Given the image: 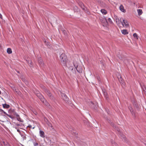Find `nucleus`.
I'll use <instances>...</instances> for the list:
<instances>
[{
	"label": "nucleus",
	"mask_w": 146,
	"mask_h": 146,
	"mask_svg": "<svg viewBox=\"0 0 146 146\" xmlns=\"http://www.w3.org/2000/svg\"><path fill=\"white\" fill-rule=\"evenodd\" d=\"M106 120L108 121V122L113 127L115 128V129L117 131L118 133L117 134L119 137L121 139H123L124 141H126V138L125 136L120 131L119 129L116 127L115 124L112 122H111L110 120L108 118H106Z\"/></svg>",
	"instance_id": "nucleus-1"
},
{
	"label": "nucleus",
	"mask_w": 146,
	"mask_h": 146,
	"mask_svg": "<svg viewBox=\"0 0 146 146\" xmlns=\"http://www.w3.org/2000/svg\"><path fill=\"white\" fill-rule=\"evenodd\" d=\"M60 59L61 62L64 66L66 65V63L67 60L66 56L64 53H62L60 56Z\"/></svg>",
	"instance_id": "nucleus-2"
},
{
	"label": "nucleus",
	"mask_w": 146,
	"mask_h": 146,
	"mask_svg": "<svg viewBox=\"0 0 146 146\" xmlns=\"http://www.w3.org/2000/svg\"><path fill=\"white\" fill-rule=\"evenodd\" d=\"M100 20L104 26H106L108 24L107 20L104 16V17L100 18Z\"/></svg>",
	"instance_id": "nucleus-3"
},
{
	"label": "nucleus",
	"mask_w": 146,
	"mask_h": 146,
	"mask_svg": "<svg viewBox=\"0 0 146 146\" xmlns=\"http://www.w3.org/2000/svg\"><path fill=\"white\" fill-rule=\"evenodd\" d=\"M124 27H127L129 26V24L127 20L124 19L122 20L121 24Z\"/></svg>",
	"instance_id": "nucleus-4"
},
{
	"label": "nucleus",
	"mask_w": 146,
	"mask_h": 146,
	"mask_svg": "<svg viewBox=\"0 0 146 146\" xmlns=\"http://www.w3.org/2000/svg\"><path fill=\"white\" fill-rule=\"evenodd\" d=\"M77 71L79 73H81L82 72V68L81 66L80 65H77L76 66L74 64Z\"/></svg>",
	"instance_id": "nucleus-5"
},
{
	"label": "nucleus",
	"mask_w": 146,
	"mask_h": 146,
	"mask_svg": "<svg viewBox=\"0 0 146 146\" xmlns=\"http://www.w3.org/2000/svg\"><path fill=\"white\" fill-rule=\"evenodd\" d=\"M114 17L117 24L118 26H120L122 21L121 20V18L119 19L116 16H114Z\"/></svg>",
	"instance_id": "nucleus-6"
},
{
	"label": "nucleus",
	"mask_w": 146,
	"mask_h": 146,
	"mask_svg": "<svg viewBox=\"0 0 146 146\" xmlns=\"http://www.w3.org/2000/svg\"><path fill=\"white\" fill-rule=\"evenodd\" d=\"M61 94L63 99L65 102L66 103L68 102V101L69 99L66 94L63 93H61Z\"/></svg>",
	"instance_id": "nucleus-7"
},
{
	"label": "nucleus",
	"mask_w": 146,
	"mask_h": 146,
	"mask_svg": "<svg viewBox=\"0 0 146 146\" xmlns=\"http://www.w3.org/2000/svg\"><path fill=\"white\" fill-rule=\"evenodd\" d=\"M45 92L48 96L49 97V98L51 100L54 99V97L52 96L50 92L48 90H46Z\"/></svg>",
	"instance_id": "nucleus-8"
},
{
	"label": "nucleus",
	"mask_w": 146,
	"mask_h": 146,
	"mask_svg": "<svg viewBox=\"0 0 146 146\" xmlns=\"http://www.w3.org/2000/svg\"><path fill=\"white\" fill-rule=\"evenodd\" d=\"M37 97L42 102L45 101V98L43 96L40 94L38 93L36 95Z\"/></svg>",
	"instance_id": "nucleus-9"
},
{
	"label": "nucleus",
	"mask_w": 146,
	"mask_h": 146,
	"mask_svg": "<svg viewBox=\"0 0 146 146\" xmlns=\"http://www.w3.org/2000/svg\"><path fill=\"white\" fill-rule=\"evenodd\" d=\"M120 10L122 12L125 13L126 12L125 10L124 9L122 5H121L119 7Z\"/></svg>",
	"instance_id": "nucleus-10"
},
{
	"label": "nucleus",
	"mask_w": 146,
	"mask_h": 146,
	"mask_svg": "<svg viewBox=\"0 0 146 146\" xmlns=\"http://www.w3.org/2000/svg\"><path fill=\"white\" fill-rule=\"evenodd\" d=\"M39 134L40 136L42 137H45L44 133L43 131L40 130L39 131Z\"/></svg>",
	"instance_id": "nucleus-11"
},
{
	"label": "nucleus",
	"mask_w": 146,
	"mask_h": 146,
	"mask_svg": "<svg viewBox=\"0 0 146 146\" xmlns=\"http://www.w3.org/2000/svg\"><path fill=\"white\" fill-rule=\"evenodd\" d=\"M69 69L70 70H71V71L73 72V73H75L76 71L75 70V68H73V67L72 66H70L69 68Z\"/></svg>",
	"instance_id": "nucleus-12"
},
{
	"label": "nucleus",
	"mask_w": 146,
	"mask_h": 146,
	"mask_svg": "<svg viewBox=\"0 0 146 146\" xmlns=\"http://www.w3.org/2000/svg\"><path fill=\"white\" fill-rule=\"evenodd\" d=\"M103 94L104 96L106 99V100H108L109 99V96L107 93L105 92H103Z\"/></svg>",
	"instance_id": "nucleus-13"
},
{
	"label": "nucleus",
	"mask_w": 146,
	"mask_h": 146,
	"mask_svg": "<svg viewBox=\"0 0 146 146\" xmlns=\"http://www.w3.org/2000/svg\"><path fill=\"white\" fill-rule=\"evenodd\" d=\"M121 32L124 35H126L128 34V33L127 32V30L126 29H123L121 31Z\"/></svg>",
	"instance_id": "nucleus-14"
},
{
	"label": "nucleus",
	"mask_w": 146,
	"mask_h": 146,
	"mask_svg": "<svg viewBox=\"0 0 146 146\" xmlns=\"http://www.w3.org/2000/svg\"><path fill=\"white\" fill-rule=\"evenodd\" d=\"M16 116L17 117V119L18 121L22 122H23V121L20 118L19 115L17 114Z\"/></svg>",
	"instance_id": "nucleus-15"
},
{
	"label": "nucleus",
	"mask_w": 146,
	"mask_h": 146,
	"mask_svg": "<svg viewBox=\"0 0 146 146\" xmlns=\"http://www.w3.org/2000/svg\"><path fill=\"white\" fill-rule=\"evenodd\" d=\"M3 107L4 108L7 109L9 108L10 106L9 104H2Z\"/></svg>",
	"instance_id": "nucleus-16"
},
{
	"label": "nucleus",
	"mask_w": 146,
	"mask_h": 146,
	"mask_svg": "<svg viewBox=\"0 0 146 146\" xmlns=\"http://www.w3.org/2000/svg\"><path fill=\"white\" fill-rule=\"evenodd\" d=\"M137 11L138 13V15H141L143 13L142 10L141 9H137Z\"/></svg>",
	"instance_id": "nucleus-17"
},
{
	"label": "nucleus",
	"mask_w": 146,
	"mask_h": 146,
	"mask_svg": "<svg viewBox=\"0 0 146 146\" xmlns=\"http://www.w3.org/2000/svg\"><path fill=\"white\" fill-rule=\"evenodd\" d=\"M101 11L104 15H106L107 13V11L104 9H102L101 10Z\"/></svg>",
	"instance_id": "nucleus-18"
},
{
	"label": "nucleus",
	"mask_w": 146,
	"mask_h": 146,
	"mask_svg": "<svg viewBox=\"0 0 146 146\" xmlns=\"http://www.w3.org/2000/svg\"><path fill=\"white\" fill-rule=\"evenodd\" d=\"M119 80V82H120L121 84H123V79L121 78V76H120L119 78V77H118Z\"/></svg>",
	"instance_id": "nucleus-19"
},
{
	"label": "nucleus",
	"mask_w": 146,
	"mask_h": 146,
	"mask_svg": "<svg viewBox=\"0 0 146 146\" xmlns=\"http://www.w3.org/2000/svg\"><path fill=\"white\" fill-rule=\"evenodd\" d=\"M7 52L9 54H11L12 53V51L11 48H8L7 49Z\"/></svg>",
	"instance_id": "nucleus-20"
},
{
	"label": "nucleus",
	"mask_w": 146,
	"mask_h": 146,
	"mask_svg": "<svg viewBox=\"0 0 146 146\" xmlns=\"http://www.w3.org/2000/svg\"><path fill=\"white\" fill-rule=\"evenodd\" d=\"M73 9L74 12H78L79 11V9L78 7L76 6H75L74 8Z\"/></svg>",
	"instance_id": "nucleus-21"
},
{
	"label": "nucleus",
	"mask_w": 146,
	"mask_h": 146,
	"mask_svg": "<svg viewBox=\"0 0 146 146\" xmlns=\"http://www.w3.org/2000/svg\"><path fill=\"white\" fill-rule=\"evenodd\" d=\"M133 117H135V112L134 111V110H131L130 111Z\"/></svg>",
	"instance_id": "nucleus-22"
},
{
	"label": "nucleus",
	"mask_w": 146,
	"mask_h": 146,
	"mask_svg": "<svg viewBox=\"0 0 146 146\" xmlns=\"http://www.w3.org/2000/svg\"><path fill=\"white\" fill-rule=\"evenodd\" d=\"M44 102H42L46 106H48L49 104L48 102L45 99V101H43Z\"/></svg>",
	"instance_id": "nucleus-23"
},
{
	"label": "nucleus",
	"mask_w": 146,
	"mask_h": 146,
	"mask_svg": "<svg viewBox=\"0 0 146 146\" xmlns=\"http://www.w3.org/2000/svg\"><path fill=\"white\" fill-rule=\"evenodd\" d=\"M44 42L45 44L48 47L50 46V43L49 42H46V41L45 40L44 41Z\"/></svg>",
	"instance_id": "nucleus-24"
},
{
	"label": "nucleus",
	"mask_w": 146,
	"mask_h": 146,
	"mask_svg": "<svg viewBox=\"0 0 146 146\" xmlns=\"http://www.w3.org/2000/svg\"><path fill=\"white\" fill-rule=\"evenodd\" d=\"M2 112L4 114H5L6 115H7V116H8L9 117H10V118H12V117L11 116V115H8V114H7L6 112L4 111L3 110V111H2Z\"/></svg>",
	"instance_id": "nucleus-25"
},
{
	"label": "nucleus",
	"mask_w": 146,
	"mask_h": 146,
	"mask_svg": "<svg viewBox=\"0 0 146 146\" xmlns=\"http://www.w3.org/2000/svg\"><path fill=\"white\" fill-rule=\"evenodd\" d=\"M133 36L135 37L136 38V39H138V35L136 33H134L133 34Z\"/></svg>",
	"instance_id": "nucleus-26"
},
{
	"label": "nucleus",
	"mask_w": 146,
	"mask_h": 146,
	"mask_svg": "<svg viewBox=\"0 0 146 146\" xmlns=\"http://www.w3.org/2000/svg\"><path fill=\"white\" fill-rule=\"evenodd\" d=\"M38 62L40 64L43 65L42 60L40 58L38 60Z\"/></svg>",
	"instance_id": "nucleus-27"
},
{
	"label": "nucleus",
	"mask_w": 146,
	"mask_h": 146,
	"mask_svg": "<svg viewBox=\"0 0 146 146\" xmlns=\"http://www.w3.org/2000/svg\"><path fill=\"white\" fill-rule=\"evenodd\" d=\"M108 21L110 23H112V22L111 19L110 18H109L108 19Z\"/></svg>",
	"instance_id": "nucleus-28"
},
{
	"label": "nucleus",
	"mask_w": 146,
	"mask_h": 146,
	"mask_svg": "<svg viewBox=\"0 0 146 146\" xmlns=\"http://www.w3.org/2000/svg\"><path fill=\"white\" fill-rule=\"evenodd\" d=\"M5 146H11L9 143L7 142L5 144Z\"/></svg>",
	"instance_id": "nucleus-29"
},
{
	"label": "nucleus",
	"mask_w": 146,
	"mask_h": 146,
	"mask_svg": "<svg viewBox=\"0 0 146 146\" xmlns=\"http://www.w3.org/2000/svg\"><path fill=\"white\" fill-rule=\"evenodd\" d=\"M33 145L34 146H38V143H37L34 142Z\"/></svg>",
	"instance_id": "nucleus-30"
},
{
	"label": "nucleus",
	"mask_w": 146,
	"mask_h": 146,
	"mask_svg": "<svg viewBox=\"0 0 146 146\" xmlns=\"http://www.w3.org/2000/svg\"><path fill=\"white\" fill-rule=\"evenodd\" d=\"M97 79L98 81H100V77H97Z\"/></svg>",
	"instance_id": "nucleus-31"
},
{
	"label": "nucleus",
	"mask_w": 146,
	"mask_h": 146,
	"mask_svg": "<svg viewBox=\"0 0 146 146\" xmlns=\"http://www.w3.org/2000/svg\"><path fill=\"white\" fill-rule=\"evenodd\" d=\"M80 5L82 7V5H83V4L82 3H80Z\"/></svg>",
	"instance_id": "nucleus-32"
},
{
	"label": "nucleus",
	"mask_w": 146,
	"mask_h": 146,
	"mask_svg": "<svg viewBox=\"0 0 146 146\" xmlns=\"http://www.w3.org/2000/svg\"><path fill=\"white\" fill-rule=\"evenodd\" d=\"M129 109L130 111H131V110H133V108L131 107H130L129 108Z\"/></svg>",
	"instance_id": "nucleus-33"
},
{
	"label": "nucleus",
	"mask_w": 146,
	"mask_h": 146,
	"mask_svg": "<svg viewBox=\"0 0 146 146\" xmlns=\"http://www.w3.org/2000/svg\"><path fill=\"white\" fill-rule=\"evenodd\" d=\"M23 139H25H25H26V136H25V135H24V136H23Z\"/></svg>",
	"instance_id": "nucleus-34"
},
{
	"label": "nucleus",
	"mask_w": 146,
	"mask_h": 146,
	"mask_svg": "<svg viewBox=\"0 0 146 146\" xmlns=\"http://www.w3.org/2000/svg\"><path fill=\"white\" fill-rule=\"evenodd\" d=\"M111 142L112 144H113L114 143H115L114 141L113 140H111Z\"/></svg>",
	"instance_id": "nucleus-35"
},
{
	"label": "nucleus",
	"mask_w": 146,
	"mask_h": 146,
	"mask_svg": "<svg viewBox=\"0 0 146 146\" xmlns=\"http://www.w3.org/2000/svg\"><path fill=\"white\" fill-rule=\"evenodd\" d=\"M2 15H1V14L0 13V18H1V19H2Z\"/></svg>",
	"instance_id": "nucleus-36"
},
{
	"label": "nucleus",
	"mask_w": 146,
	"mask_h": 146,
	"mask_svg": "<svg viewBox=\"0 0 146 146\" xmlns=\"http://www.w3.org/2000/svg\"><path fill=\"white\" fill-rule=\"evenodd\" d=\"M27 127H29L30 128H31L32 127V126L31 125H29Z\"/></svg>",
	"instance_id": "nucleus-37"
},
{
	"label": "nucleus",
	"mask_w": 146,
	"mask_h": 146,
	"mask_svg": "<svg viewBox=\"0 0 146 146\" xmlns=\"http://www.w3.org/2000/svg\"><path fill=\"white\" fill-rule=\"evenodd\" d=\"M16 125L17 126H20L21 125L19 124H18V123H17L16 124Z\"/></svg>",
	"instance_id": "nucleus-38"
},
{
	"label": "nucleus",
	"mask_w": 146,
	"mask_h": 146,
	"mask_svg": "<svg viewBox=\"0 0 146 146\" xmlns=\"http://www.w3.org/2000/svg\"><path fill=\"white\" fill-rule=\"evenodd\" d=\"M0 146H3V144L1 143V142L0 141Z\"/></svg>",
	"instance_id": "nucleus-39"
},
{
	"label": "nucleus",
	"mask_w": 146,
	"mask_h": 146,
	"mask_svg": "<svg viewBox=\"0 0 146 146\" xmlns=\"http://www.w3.org/2000/svg\"><path fill=\"white\" fill-rule=\"evenodd\" d=\"M2 111H3V110L0 108V111L2 112Z\"/></svg>",
	"instance_id": "nucleus-40"
},
{
	"label": "nucleus",
	"mask_w": 146,
	"mask_h": 146,
	"mask_svg": "<svg viewBox=\"0 0 146 146\" xmlns=\"http://www.w3.org/2000/svg\"><path fill=\"white\" fill-rule=\"evenodd\" d=\"M17 131L18 132H20V130H19V129H17Z\"/></svg>",
	"instance_id": "nucleus-41"
},
{
	"label": "nucleus",
	"mask_w": 146,
	"mask_h": 146,
	"mask_svg": "<svg viewBox=\"0 0 146 146\" xmlns=\"http://www.w3.org/2000/svg\"><path fill=\"white\" fill-rule=\"evenodd\" d=\"M3 143L4 144V145H5V144L6 143H5V142L4 141H3Z\"/></svg>",
	"instance_id": "nucleus-42"
},
{
	"label": "nucleus",
	"mask_w": 146,
	"mask_h": 146,
	"mask_svg": "<svg viewBox=\"0 0 146 146\" xmlns=\"http://www.w3.org/2000/svg\"><path fill=\"white\" fill-rule=\"evenodd\" d=\"M66 31H63V33H65V32H66Z\"/></svg>",
	"instance_id": "nucleus-43"
},
{
	"label": "nucleus",
	"mask_w": 146,
	"mask_h": 146,
	"mask_svg": "<svg viewBox=\"0 0 146 146\" xmlns=\"http://www.w3.org/2000/svg\"><path fill=\"white\" fill-rule=\"evenodd\" d=\"M16 71L18 73H20V72H19V71Z\"/></svg>",
	"instance_id": "nucleus-44"
},
{
	"label": "nucleus",
	"mask_w": 146,
	"mask_h": 146,
	"mask_svg": "<svg viewBox=\"0 0 146 146\" xmlns=\"http://www.w3.org/2000/svg\"><path fill=\"white\" fill-rule=\"evenodd\" d=\"M1 94V91H0V94Z\"/></svg>",
	"instance_id": "nucleus-45"
},
{
	"label": "nucleus",
	"mask_w": 146,
	"mask_h": 146,
	"mask_svg": "<svg viewBox=\"0 0 146 146\" xmlns=\"http://www.w3.org/2000/svg\"><path fill=\"white\" fill-rule=\"evenodd\" d=\"M119 59H121V58H120V57H119Z\"/></svg>",
	"instance_id": "nucleus-46"
},
{
	"label": "nucleus",
	"mask_w": 146,
	"mask_h": 146,
	"mask_svg": "<svg viewBox=\"0 0 146 146\" xmlns=\"http://www.w3.org/2000/svg\"><path fill=\"white\" fill-rule=\"evenodd\" d=\"M135 106H136V104H135Z\"/></svg>",
	"instance_id": "nucleus-47"
}]
</instances>
